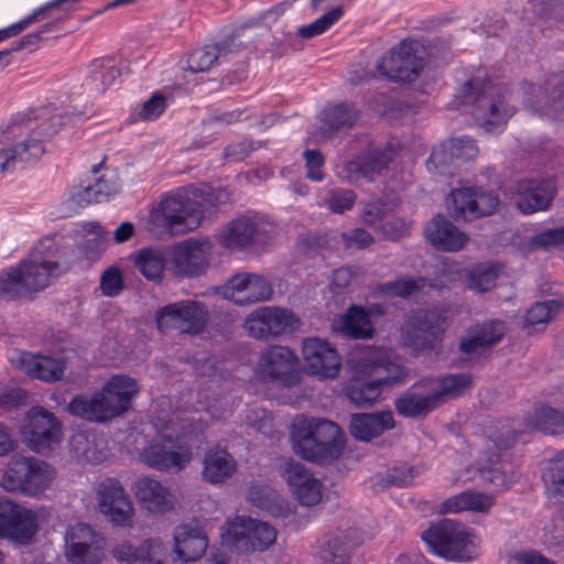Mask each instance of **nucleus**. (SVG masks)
Masks as SVG:
<instances>
[{
    "mask_svg": "<svg viewBox=\"0 0 564 564\" xmlns=\"http://www.w3.org/2000/svg\"><path fill=\"white\" fill-rule=\"evenodd\" d=\"M528 107L542 117L554 118L564 122V85L552 93V104L549 100L542 106L528 102Z\"/></svg>",
    "mask_w": 564,
    "mask_h": 564,
    "instance_id": "54",
    "label": "nucleus"
},
{
    "mask_svg": "<svg viewBox=\"0 0 564 564\" xmlns=\"http://www.w3.org/2000/svg\"><path fill=\"white\" fill-rule=\"evenodd\" d=\"M213 243L207 238H188L173 245L167 251V264L176 276L196 278L210 265Z\"/></svg>",
    "mask_w": 564,
    "mask_h": 564,
    "instance_id": "14",
    "label": "nucleus"
},
{
    "mask_svg": "<svg viewBox=\"0 0 564 564\" xmlns=\"http://www.w3.org/2000/svg\"><path fill=\"white\" fill-rule=\"evenodd\" d=\"M64 554L73 564H99L106 550V539L85 523L70 527L64 536Z\"/></svg>",
    "mask_w": 564,
    "mask_h": 564,
    "instance_id": "18",
    "label": "nucleus"
},
{
    "mask_svg": "<svg viewBox=\"0 0 564 564\" xmlns=\"http://www.w3.org/2000/svg\"><path fill=\"white\" fill-rule=\"evenodd\" d=\"M409 229V224L404 220H393L387 221L382 226V235L388 239H399L401 238Z\"/></svg>",
    "mask_w": 564,
    "mask_h": 564,
    "instance_id": "64",
    "label": "nucleus"
},
{
    "mask_svg": "<svg viewBox=\"0 0 564 564\" xmlns=\"http://www.w3.org/2000/svg\"><path fill=\"white\" fill-rule=\"evenodd\" d=\"M22 442L34 453L48 455L62 443V425L56 416L43 406H33L25 414L20 429Z\"/></svg>",
    "mask_w": 564,
    "mask_h": 564,
    "instance_id": "10",
    "label": "nucleus"
},
{
    "mask_svg": "<svg viewBox=\"0 0 564 564\" xmlns=\"http://www.w3.org/2000/svg\"><path fill=\"white\" fill-rule=\"evenodd\" d=\"M271 224L259 215H243L229 221L216 235L217 242L229 250H242L264 240Z\"/></svg>",
    "mask_w": 564,
    "mask_h": 564,
    "instance_id": "21",
    "label": "nucleus"
},
{
    "mask_svg": "<svg viewBox=\"0 0 564 564\" xmlns=\"http://www.w3.org/2000/svg\"><path fill=\"white\" fill-rule=\"evenodd\" d=\"M503 323L490 321L482 325H475L460 340V350L469 358L480 356L503 336Z\"/></svg>",
    "mask_w": 564,
    "mask_h": 564,
    "instance_id": "38",
    "label": "nucleus"
},
{
    "mask_svg": "<svg viewBox=\"0 0 564 564\" xmlns=\"http://www.w3.org/2000/svg\"><path fill=\"white\" fill-rule=\"evenodd\" d=\"M290 436L297 456L321 465L337 458L344 448L339 426L327 420L299 415L292 421Z\"/></svg>",
    "mask_w": 564,
    "mask_h": 564,
    "instance_id": "5",
    "label": "nucleus"
},
{
    "mask_svg": "<svg viewBox=\"0 0 564 564\" xmlns=\"http://www.w3.org/2000/svg\"><path fill=\"white\" fill-rule=\"evenodd\" d=\"M431 551L455 561H470L478 554L479 539L463 524L443 520L422 534Z\"/></svg>",
    "mask_w": 564,
    "mask_h": 564,
    "instance_id": "9",
    "label": "nucleus"
},
{
    "mask_svg": "<svg viewBox=\"0 0 564 564\" xmlns=\"http://www.w3.org/2000/svg\"><path fill=\"white\" fill-rule=\"evenodd\" d=\"M80 234L85 239L87 250L98 251L106 239V232L102 227L95 223L82 225Z\"/></svg>",
    "mask_w": 564,
    "mask_h": 564,
    "instance_id": "57",
    "label": "nucleus"
},
{
    "mask_svg": "<svg viewBox=\"0 0 564 564\" xmlns=\"http://www.w3.org/2000/svg\"><path fill=\"white\" fill-rule=\"evenodd\" d=\"M229 200L227 192L207 185L180 188L162 197L150 210L148 230L164 238L196 229L204 217L205 205L217 206Z\"/></svg>",
    "mask_w": 564,
    "mask_h": 564,
    "instance_id": "2",
    "label": "nucleus"
},
{
    "mask_svg": "<svg viewBox=\"0 0 564 564\" xmlns=\"http://www.w3.org/2000/svg\"><path fill=\"white\" fill-rule=\"evenodd\" d=\"M123 289L122 273L117 267L107 268L100 276V290L106 296H117Z\"/></svg>",
    "mask_w": 564,
    "mask_h": 564,
    "instance_id": "56",
    "label": "nucleus"
},
{
    "mask_svg": "<svg viewBox=\"0 0 564 564\" xmlns=\"http://www.w3.org/2000/svg\"><path fill=\"white\" fill-rule=\"evenodd\" d=\"M120 564H165L166 547L159 539H149L138 547L122 542L112 550Z\"/></svg>",
    "mask_w": 564,
    "mask_h": 564,
    "instance_id": "35",
    "label": "nucleus"
},
{
    "mask_svg": "<svg viewBox=\"0 0 564 564\" xmlns=\"http://www.w3.org/2000/svg\"><path fill=\"white\" fill-rule=\"evenodd\" d=\"M304 158L306 161L307 177L312 181H321L323 178V155L315 150H307L304 152Z\"/></svg>",
    "mask_w": 564,
    "mask_h": 564,
    "instance_id": "61",
    "label": "nucleus"
},
{
    "mask_svg": "<svg viewBox=\"0 0 564 564\" xmlns=\"http://www.w3.org/2000/svg\"><path fill=\"white\" fill-rule=\"evenodd\" d=\"M479 83L467 82L463 87L464 102L473 104V116L487 132L499 133L505 129L507 120L512 116L513 109L506 105V96L499 93H489L487 87L478 91Z\"/></svg>",
    "mask_w": 564,
    "mask_h": 564,
    "instance_id": "11",
    "label": "nucleus"
},
{
    "mask_svg": "<svg viewBox=\"0 0 564 564\" xmlns=\"http://www.w3.org/2000/svg\"><path fill=\"white\" fill-rule=\"evenodd\" d=\"M117 189L118 187L115 182L102 176L94 182L89 181L73 188L70 197L76 205L85 206L108 199Z\"/></svg>",
    "mask_w": 564,
    "mask_h": 564,
    "instance_id": "45",
    "label": "nucleus"
},
{
    "mask_svg": "<svg viewBox=\"0 0 564 564\" xmlns=\"http://www.w3.org/2000/svg\"><path fill=\"white\" fill-rule=\"evenodd\" d=\"M405 371L391 351L376 349L357 366L356 373L346 388V395L357 406H370L383 387L400 382Z\"/></svg>",
    "mask_w": 564,
    "mask_h": 564,
    "instance_id": "6",
    "label": "nucleus"
},
{
    "mask_svg": "<svg viewBox=\"0 0 564 564\" xmlns=\"http://www.w3.org/2000/svg\"><path fill=\"white\" fill-rule=\"evenodd\" d=\"M219 50L215 44L205 45L194 50L187 58V69L196 72L207 70L218 58Z\"/></svg>",
    "mask_w": 564,
    "mask_h": 564,
    "instance_id": "52",
    "label": "nucleus"
},
{
    "mask_svg": "<svg viewBox=\"0 0 564 564\" xmlns=\"http://www.w3.org/2000/svg\"><path fill=\"white\" fill-rule=\"evenodd\" d=\"M394 404L397 412L406 417L429 413L437 404L434 381L426 380L412 386L403 395L395 400Z\"/></svg>",
    "mask_w": 564,
    "mask_h": 564,
    "instance_id": "36",
    "label": "nucleus"
},
{
    "mask_svg": "<svg viewBox=\"0 0 564 564\" xmlns=\"http://www.w3.org/2000/svg\"><path fill=\"white\" fill-rule=\"evenodd\" d=\"M355 202V195L350 191H333L329 194L328 207L332 212L341 214L347 209H350Z\"/></svg>",
    "mask_w": 564,
    "mask_h": 564,
    "instance_id": "58",
    "label": "nucleus"
},
{
    "mask_svg": "<svg viewBox=\"0 0 564 564\" xmlns=\"http://www.w3.org/2000/svg\"><path fill=\"white\" fill-rule=\"evenodd\" d=\"M302 357L307 375L319 380L335 379L340 371L341 358L325 339L308 337L302 344Z\"/></svg>",
    "mask_w": 564,
    "mask_h": 564,
    "instance_id": "24",
    "label": "nucleus"
},
{
    "mask_svg": "<svg viewBox=\"0 0 564 564\" xmlns=\"http://www.w3.org/2000/svg\"><path fill=\"white\" fill-rule=\"evenodd\" d=\"M131 259L134 267L147 280L160 281L162 279L167 262V254L165 256L161 249H141Z\"/></svg>",
    "mask_w": 564,
    "mask_h": 564,
    "instance_id": "47",
    "label": "nucleus"
},
{
    "mask_svg": "<svg viewBox=\"0 0 564 564\" xmlns=\"http://www.w3.org/2000/svg\"><path fill=\"white\" fill-rule=\"evenodd\" d=\"M433 381L438 402L442 398H454L464 393L469 388L471 379L467 375H451Z\"/></svg>",
    "mask_w": 564,
    "mask_h": 564,
    "instance_id": "50",
    "label": "nucleus"
},
{
    "mask_svg": "<svg viewBox=\"0 0 564 564\" xmlns=\"http://www.w3.org/2000/svg\"><path fill=\"white\" fill-rule=\"evenodd\" d=\"M426 283L423 279L414 280L412 278H401L392 282L379 285L376 293L381 297H414L419 299L421 294H425Z\"/></svg>",
    "mask_w": 564,
    "mask_h": 564,
    "instance_id": "48",
    "label": "nucleus"
},
{
    "mask_svg": "<svg viewBox=\"0 0 564 564\" xmlns=\"http://www.w3.org/2000/svg\"><path fill=\"white\" fill-rule=\"evenodd\" d=\"M391 155L392 152L390 150L383 153L370 151L338 167L337 173L348 182H354L360 177L372 181L376 173L380 174L387 167L391 161Z\"/></svg>",
    "mask_w": 564,
    "mask_h": 564,
    "instance_id": "39",
    "label": "nucleus"
},
{
    "mask_svg": "<svg viewBox=\"0 0 564 564\" xmlns=\"http://www.w3.org/2000/svg\"><path fill=\"white\" fill-rule=\"evenodd\" d=\"M77 107L76 105L72 112H58L50 117L43 112L36 117L39 122L29 121L24 126L25 134L11 149L0 151V174L7 171L11 163L39 160L45 151V137L61 133L62 138H70L73 128L82 124L91 115V111H82Z\"/></svg>",
    "mask_w": 564,
    "mask_h": 564,
    "instance_id": "3",
    "label": "nucleus"
},
{
    "mask_svg": "<svg viewBox=\"0 0 564 564\" xmlns=\"http://www.w3.org/2000/svg\"><path fill=\"white\" fill-rule=\"evenodd\" d=\"M533 245L543 248L564 246V226L539 234L534 237Z\"/></svg>",
    "mask_w": 564,
    "mask_h": 564,
    "instance_id": "59",
    "label": "nucleus"
},
{
    "mask_svg": "<svg viewBox=\"0 0 564 564\" xmlns=\"http://www.w3.org/2000/svg\"><path fill=\"white\" fill-rule=\"evenodd\" d=\"M198 403L200 408L174 412L173 419L158 415L152 422L155 431L153 440L142 438L143 446H137L140 462L159 471L184 469L191 463L193 453L183 440L200 432L209 420L226 417L221 400H199Z\"/></svg>",
    "mask_w": 564,
    "mask_h": 564,
    "instance_id": "1",
    "label": "nucleus"
},
{
    "mask_svg": "<svg viewBox=\"0 0 564 564\" xmlns=\"http://www.w3.org/2000/svg\"><path fill=\"white\" fill-rule=\"evenodd\" d=\"M62 272L58 262L45 259L35 250L17 267L0 272V295L15 297L43 290Z\"/></svg>",
    "mask_w": 564,
    "mask_h": 564,
    "instance_id": "7",
    "label": "nucleus"
},
{
    "mask_svg": "<svg viewBox=\"0 0 564 564\" xmlns=\"http://www.w3.org/2000/svg\"><path fill=\"white\" fill-rule=\"evenodd\" d=\"M248 500L254 507L279 518L286 517L292 509L291 503L270 487L253 486L248 492Z\"/></svg>",
    "mask_w": 564,
    "mask_h": 564,
    "instance_id": "44",
    "label": "nucleus"
},
{
    "mask_svg": "<svg viewBox=\"0 0 564 564\" xmlns=\"http://www.w3.org/2000/svg\"><path fill=\"white\" fill-rule=\"evenodd\" d=\"M10 361L13 367L29 377L53 383L63 378L67 367L68 356L57 358L15 350L11 354Z\"/></svg>",
    "mask_w": 564,
    "mask_h": 564,
    "instance_id": "29",
    "label": "nucleus"
},
{
    "mask_svg": "<svg viewBox=\"0 0 564 564\" xmlns=\"http://www.w3.org/2000/svg\"><path fill=\"white\" fill-rule=\"evenodd\" d=\"M529 430L541 431L549 435H564V411L549 405H538L527 420Z\"/></svg>",
    "mask_w": 564,
    "mask_h": 564,
    "instance_id": "46",
    "label": "nucleus"
},
{
    "mask_svg": "<svg viewBox=\"0 0 564 564\" xmlns=\"http://www.w3.org/2000/svg\"><path fill=\"white\" fill-rule=\"evenodd\" d=\"M93 79L100 82L102 89L111 86L120 76V70L112 57H105L93 63Z\"/></svg>",
    "mask_w": 564,
    "mask_h": 564,
    "instance_id": "53",
    "label": "nucleus"
},
{
    "mask_svg": "<svg viewBox=\"0 0 564 564\" xmlns=\"http://www.w3.org/2000/svg\"><path fill=\"white\" fill-rule=\"evenodd\" d=\"M302 378L297 356L286 347L273 346L261 354L254 368L257 383H273L281 387L296 386Z\"/></svg>",
    "mask_w": 564,
    "mask_h": 564,
    "instance_id": "12",
    "label": "nucleus"
},
{
    "mask_svg": "<svg viewBox=\"0 0 564 564\" xmlns=\"http://www.w3.org/2000/svg\"><path fill=\"white\" fill-rule=\"evenodd\" d=\"M447 318L448 311L417 312L401 328L403 344L415 352L432 347L441 339Z\"/></svg>",
    "mask_w": 564,
    "mask_h": 564,
    "instance_id": "17",
    "label": "nucleus"
},
{
    "mask_svg": "<svg viewBox=\"0 0 564 564\" xmlns=\"http://www.w3.org/2000/svg\"><path fill=\"white\" fill-rule=\"evenodd\" d=\"M498 198L490 193L476 192L473 187L454 189L446 198V208L455 219L470 220L492 214Z\"/></svg>",
    "mask_w": 564,
    "mask_h": 564,
    "instance_id": "28",
    "label": "nucleus"
},
{
    "mask_svg": "<svg viewBox=\"0 0 564 564\" xmlns=\"http://www.w3.org/2000/svg\"><path fill=\"white\" fill-rule=\"evenodd\" d=\"M140 392L133 377L115 375L91 397L75 395L67 405L72 415L97 423L107 422L128 412Z\"/></svg>",
    "mask_w": 564,
    "mask_h": 564,
    "instance_id": "4",
    "label": "nucleus"
},
{
    "mask_svg": "<svg viewBox=\"0 0 564 564\" xmlns=\"http://www.w3.org/2000/svg\"><path fill=\"white\" fill-rule=\"evenodd\" d=\"M167 105V96L162 91H156L141 105L138 117L144 121L155 120L164 112Z\"/></svg>",
    "mask_w": 564,
    "mask_h": 564,
    "instance_id": "55",
    "label": "nucleus"
},
{
    "mask_svg": "<svg viewBox=\"0 0 564 564\" xmlns=\"http://www.w3.org/2000/svg\"><path fill=\"white\" fill-rule=\"evenodd\" d=\"M132 491L140 507L152 514L163 516L171 512L177 503L170 488L150 476L139 477L132 485Z\"/></svg>",
    "mask_w": 564,
    "mask_h": 564,
    "instance_id": "30",
    "label": "nucleus"
},
{
    "mask_svg": "<svg viewBox=\"0 0 564 564\" xmlns=\"http://www.w3.org/2000/svg\"><path fill=\"white\" fill-rule=\"evenodd\" d=\"M543 478L546 490L552 496L564 498V451L558 452L552 458Z\"/></svg>",
    "mask_w": 564,
    "mask_h": 564,
    "instance_id": "49",
    "label": "nucleus"
},
{
    "mask_svg": "<svg viewBox=\"0 0 564 564\" xmlns=\"http://www.w3.org/2000/svg\"><path fill=\"white\" fill-rule=\"evenodd\" d=\"M424 236L434 248L447 252L460 250L467 241V236L441 215L426 224Z\"/></svg>",
    "mask_w": 564,
    "mask_h": 564,
    "instance_id": "37",
    "label": "nucleus"
},
{
    "mask_svg": "<svg viewBox=\"0 0 564 564\" xmlns=\"http://www.w3.org/2000/svg\"><path fill=\"white\" fill-rule=\"evenodd\" d=\"M394 427L391 411L354 414L350 419V434L359 441L369 442Z\"/></svg>",
    "mask_w": 564,
    "mask_h": 564,
    "instance_id": "40",
    "label": "nucleus"
},
{
    "mask_svg": "<svg viewBox=\"0 0 564 564\" xmlns=\"http://www.w3.org/2000/svg\"><path fill=\"white\" fill-rule=\"evenodd\" d=\"M554 195L555 184L553 180H531L518 184L514 198L521 213L532 214L546 209Z\"/></svg>",
    "mask_w": 564,
    "mask_h": 564,
    "instance_id": "34",
    "label": "nucleus"
},
{
    "mask_svg": "<svg viewBox=\"0 0 564 564\" xmlns=\"http://www.w3.org/2000/svg\"><path fill=\"white\" fill-rule=\"evenodd\" d=\"M55 478L56 471L47 463L34 457L14 455L9 460L0 484L7 491L36 497L47 490Z\"/></svg>",
    "mask_w": 564,
    "mask_h": 564,
    "instance_id": "8",
    "label": "nucleus"
},
{
    "mask_svg": "<svg viewBox=\"0 0 564 564\" xmlns=\"http://www.w3.org/2000/svg\"><path fill=\"white\" fill-rule=\"evenodd\" d=\"M37 522L33 511L0 497V538L23 544L31 540Z\"/></svg>",
    "mask_w": 564,
    "mask_h": 564,
    "instance_id": "27",
    "label": "nucleus"
},
{
    "mask_svg": "<svg viewBox=\"0 0 564 564\" xmlns=\"http://www.w3.org/2000/svg\"><path fill=\"white\" fill-rule=\"evenodd\" d=\"M424 47L416 41H402L377 63V72L384 77L412 82L424 68Z\"/></svg>",
    "mask_w": 564,
    "mask_h": 564,
    "instance_id": "16",
    "label": "nucleus"
},
{
    "mask_svg": "<svg viewBox=\"0 0 564 564\" xmlns=\"http://www.w3.org/2000/svg\"><path fill=\"white\" fill-rule=\"evenodd\" d=\"M387 216L386 205L381 200L368 203L362 212V220L373 227H378V223Z\"/></svg>",
    "mask_w": 564,
    "mask_h": 564,
    "instance_id": "60",
    "label": "nucleus"
},
{
    "mask_svg": "<svg viewBox=\"0 0 564 564\" xmlns=\"http://www.w3.org/2000/svg\"><path fill=\"white\" fill-rule=\"evenodd\" d=\"M479 149L476 141L469 137L451 138L432 150L426 161V169L435 175H451L452 170L459 163L475 159Z\"/></svg>",
    "mask_w": 564,
    "mask_h": 564,
    "instance_id": "23",
    "label": "nucleus"
},
{
    "mask_svg": "<svg viewBox=\"0 0 564 564\" xmlns=\"http://www.w3.org/2000/svg\"><path fill=\"white\" fill-rule=\"evenodd\" d=\"M272 293V285L264 276L249 272L235 274L221 288L224 299L237 305L268 301Z\"/></svg>",
    "mask_w": 564,
    "mask_h": 564,
    "instance_id": "26",
    "label": "nucleus"
},
{
    "mask_svg": "<svg viewBox=\"0 0 564 564\" xmlns=\"http://www.w3.org/2000/svg\"><path fill=\"white\" fill-rule=\"evenodd\" d=\"M516 564H554L551 560L534 550L517 552L513 555Z\"/></svg>",
    "mask_w": 564,
    "mask_h": 564,
    "instance_id": "63",
    "label": "nucleus"
},
{
    "mask_svg": "<svg viewBox=\"0 0 564 564\" xmlns=\"http://www.w3.org/2000/svg\"><path fill=\"white\" fill-rule=\"evenodd\" d=\"M381 306L372 305L368 311L360 306L352 305L345 314L336 316L332 321V329L346 337L355 339L371 338L373 327L370 322V315H381Z\"/></svg>",
    "mask_w": 564,
    "mask_h": 564,
    "instance_id": "32",
    "label": "nucleus"
},
{
    "mask_svg": "<svg viewBox=\"0 0 564 564\" xmlns=\"http://www.w3.org/2000/svg\"><path fill=\"white\" fill-rule=\"evenodd\" d=\"M514 434L506 426H501V430H497L495 433L489 435L487 446H494L499 451V454H492L486 458V464L479 466L478 470L481 477L486 478L497 488H505L514 481L516 475L509 473V466L500 465L496 466L494 457H499L500 452L509 448L514 443Z\"/></svg>",
    "mask_w": 564,
    "mask_h": 564,
    "instance_id": "31",
    "label": "nucleus"
},
{
    "mask_svg": "<svg viewBox=\"0 0 564 564\" xmlns=\"http://www.w3.org/2000/svg\"><path fill=\"white\" fill-rule=\"evenodd\" d=\"M208 540L200 523L196 520L176 527L173 551L182 562H194L207 550Z\"/></svg>",
    "mask_w": 564,
    "mask_h": 564,
    "instance_id": "33",
    "label": "nucleus"
},
{
    "mask_svg": "<svg viewBox=\"0 0 564 564\" xmlns=\"http://www.w3.org/2000/svg\"><path fill=\"white\" fill-rule=\"evenodd\" d=\"M223 545L238 552L262 551L276 540V530L267 522L242 516L230 521L220 533Z\"/></svg>",
    "mask_w": 564,
    "mask_h": 564,
    "instance_id": "13",
    "label": "nucleus"
},
{
    "mask_svg": "<svg viewBox=\"0 0 564 564\" xmlns=\"http://www.w3.org/2000/svg\"><path fill=\"white\" fill-rule=\"evenodd\" d=\"M70 451L78 458L98 464L108 457L107 441L94 433H75L69 441Z\"/></svg>",
    "mask_w": 564,
    "mask_h": 564,
    "instance_id": "42",
    "label": "nucleus"
},
{
    "mask_svg": "<svg viewBox=\"0 0 564 564\" xmlns=\"http://www.w3.org/2000/svg\"><path fill=\"white\" fill-rule=\"evenodd\" d=\"M492 505L494 498L490 495L464 491L443 501L440 512L443 514L463 511L488 512Z\"/></svg>",
    "mask_w": 564,
    "mask_h": 564,
    "instance_id": "43",
    "label": "nucleus"
},
{
    "mask_svg": "<svg viewBox=\"0 0 564 564\" xmlns=\"http://www.w3.org/2000/svg\"><path fill=\"white\" fill-rule=\"evenodd\" d=\"M436 270L437 281L429 284V290H441L464 280L465 285L474 292H486L495 285L500 267L495 263H480L465 272L460 263L444 258L436 264Z\"/></svg>",
    "mask_w": 564,
    "mask_h": 564,
    "instance_id": "15",
    "label": "nucleus"
},
{
    "mask_svg": "<svg viewBox=\"0 0 564 564\" xmlns=\"http://www.w3.org/2000/svg\"><path fill=\"white\" fill-rule=\"evenodd\" d=\"M203 478L209 484H221L230 478L237 468L236 460L225 448H212L204 457Z\"/></svg>",
    "mask_w": 564,
    "mask_h": 564,
    "instance_id": "41",
    "label": "nucleus"
},
{
    "mask_svg": "<svg viewBox=\"0 0 564 564\" xmlns=\"http://www.w3.org/2000/svg\"><path fill=\"white\" fill-rule=\"evenodd\" d=\"M280 475L301 506L314 507L322 501V481L301 463L286 460L280 468Z\"/></svg>",
    "mask_w": 564,
    "mask_h": 564,
    "instance_id": "25",
    "label": "nucleus"
},
{
    "mask_svg": "<svg viewBox=\"0 0 564 564\" xmlns=\"http://www.w3.org/2000/svg\"><path fill=\"white\" fill-rule=\"evenodd\" d=\"M343 239L348 248H365L372 242L371 236L364 229H355L350 234H343Z\"/></svg>",
    "mask_w": 564,
    "mask_h": 564,
    "instance_id": "62",
    "label": "nucleus"
},
{
    "mask_svg": "<svg viewBox=\"0 0 564 564\" xmlns=\"http://www.w3.org/2000/svg\"><path fill=\"white\" fill-rule=\"evenodd\" d=\"M562 308L557 300H546L532 305L525 315L527 325L546 324L555 317Z\"/></svg>",
    "mask_w": 564,
    "mask_h": 564,
    "instance_id": "51",
    "label": "nucleus"
},
{
    "mask_svg": "<svg viewBox=\"0 0 564 564\" xmlns=\"http://www.w3.org/2000/svg\"><path fill=\"white\" fill-rule=\"evenodd\" d=\"M97 509L112 524L131 527L134 507L121 482L116 478H105L96 487Z\"/></svg>",
    "mask_w": 564,
    "mask_h": 564,
    "instance_id": "20",
    "label": "nucleus"
},
{
    "mask_svg": "<svg viewBox=\"0 0 564 564\" xmlns=\"http://www.w3.org/2000/svg\"><path fill=\"white\" fill-rule=\"evenodd\" d=\"M207 307L199 301L184 300L165 305L156 313V325L161 332L170 328L182 333L197 334L206 324Z\"/></svg>",
    "mask_w": 564,
    "mask_h": 564,
    "instance_id": "19",
    "label": "nucleus"
},
{
    "mask_svg": "<svg viewBox=\"0 0 564 564\" xmlns=\"http://www.w3.org/2000/svg\"><path fill=\"white\" fill-rule=\"evenodd\" d=\"M295 315L282 307L262 306L252 311L245 319L243 328L251 337L268 339L297 327Z\"/></svg>",
    "mask_w": 564,
    "mask_h": 564,
    "instance_id": "22",
    "label": "nucleus"
}]
</instances>
